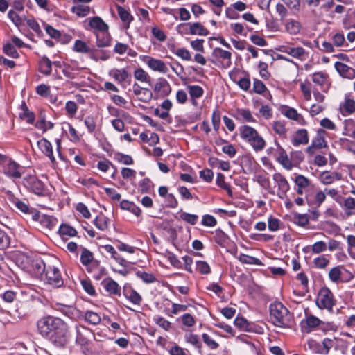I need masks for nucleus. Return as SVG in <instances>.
Instances as JSON below:
<instances>
[{"mask_svg": "<svg viewBox=\"0 0 355 355\" xmlns=\"http://www.w3.org/2000/svg\"><path fill=\"white\" fill-rule=\"evenodd\" d=\"M320 321L313 315H306V318L302 321V329L306 333H310L320 329Z\"/></svg>", "mask_w": 355, "mask_h": 355, "instance_id": "nucleus-10", "label": "nucleus"}, {"mask_svg": "<svg viewBox=\"0 0 355 355\" xmlns=\"http://www.w3.org/2000/svg\"><path fill=\"white\" fill-rule=\"evenodd\" d=\"M283 48V52L300 60H304L307 55V53L305 49L301 46L293 47L287 46H284Z\"/></svg>", "mask_w": 355, "mask_h": 355, "instance_id": "nucleus-14", "label": "nucleus"}, {"mask_svg": "<svg viewBox=\"0 0 355 355\" xmlns=\"http://www.w3.org/2000/svg\"><path fill=\"white\" fill-rule=\"evenodd\" d=\"M341 207L345 209L347 216L355 215V199L352 197L345 198L340 202Z\"/></svg>", "mask_w": 355, "mask_h": 355, "instance_id": "nucleus-25", "label": "nucleus"}, {"mask_svg": "<svg viewBox=\"0 0 355 355\" xmlns=\"http://www.w3.org/2000/svg\"><path fill=\"white\" fill-rule=\"evenodd\" d=\"M137 277L142 279L145 283L150 284L156 281L155 277L152 273L138 271L136 273Z\"/></svg>", "mask_w": 355, "mask_h": 355, "instance_id": "nucleus-57", "label": "nucleus"}, {"mask_svg": "<svg viewBox=\"0 0 355 355\" xmlns=\"http://www.w3.org/2000/svg\"><path fill=\"white\" fill-rule=\"evenodd\" d=\"M85 320L94 325L99 324L101 320L100 315L93 311H87L85 314Z\"/></svg>", "mask_w": 355, "mask_h": 355, "instance_id": "nucleus-48", "label": "nucleus"}, {"mask_svg": "<svg viewBox=\"0 0 355 355\" xmlns=\"http://www.w3.org/2000/svg\"><path fill=\"white\" fill-rule=\"evenodd\" d=\"M252 91L254 93H257L259 94H263L264 92H267L268 95L270 96V94L268 91L266 86L264 85V83L261 80H258V79H254Z\"/></svg>", "mask_w": 355, "mask_h": 355, "instance_id": "nucleus-45", "label": "nucleus"}, {"mask_svg": "<svg viewBox=\"0 0 355 355\" xmlns=\"http://www.w3.org/2000/svg\"><path fill=\"white\" fill-rule=\"evenodd\" d=\"M40 268V265L43 266V271L45 272V279L46 282L54 287H61L64 281L61 277V274L58 268L51 265H46L42 261L36 263Z\"/></svg>", "mask_w": 355, "mask_h": 355, "instance_id": "nucleus-4", "label": "nucleus"}, {"mask_svg": "<svg viewBox=\"0 0 355 355\" xmlns=\"http://www.w3.org/2000/svg\"><path fill=\"white\" fill-rule=\"evenodd\" d=\"M96 45L99 48L109 46L111 43V37L107 31L95 32Z\"/></svg>", "mask_w": 355, "mask_h": 355, "instance_id": "nucleus-23", "label": "nucleus"}, {"mask_svg": "<svg viewBox=\"0 0 355 355\" xmlns=\"http://www.w3.org/2000/svg\"><path fill=\"white\" fill-rule=\"evenodd\" d=\"M211 55L216 60H222L224 62V63H223V66L225 68L230 67L232 64V53L228 51L223 50L219 47H216L213 49Z\"/></svg>", "mask_w": 355, "mask_h": 355, "instance_id": "nucleus-13", "label": "nucleus"}, {"mask_svg": "<svg viewBox=\"0 0 355 355\" xmlns=\"http://www.w3.org/2000/svg\"><path fill=\"white\" fill-rule=\"evenodd\" d=\"M109 76L119 84L123 88L131 82V75L125 69H112L109 71Z\"/></svg>", "mask_w": 355, "mask_h": 355, "instance_id": "nucleus-7", "label": "nucleus"}, {"mask_svg": "<svg viewBox=\"0 0 355 355\" xmlns=\"http://www.w3.org/2000/svg\"><path fill=\"white\" fill-rule=\"evenodd\" d=\"M114 159L119 163L125 165H131L133 164V159L131 156L117 152L114 155Z\"/></svg>", "mask_w": 355, "mask_h": 355, "instance_id": "nucleus-42", "label": "nucleus"}, {"mask_svg": "<svg viewBox=\"0 0 355 355\" xmlns=\"http://www.w3.org/2000/svg\"><path fill=\"white\" fill-rule=\"evenodd\" d=\"M76 329V343L81 346H85L88 344L89 340L87 335L89 334V329L83 326H77Z\"/></svg>", "mask_w": 355, "mask_h": 355, "instance_id": "nucleus-22", "label": "nucleus"}, {"mask_svg": "<svg viewBox=\"0 0 355 355\" xmlns=\"http://www.w3.org/2000/svg\"><path fill=\"white\" fill-rule=\"evenodd\" d=\"M6 193L10 201H11L19 210L24 214L32 213L27 203L16 198L10 191H6Z\"/></svg>", "mask_w": 355, "mask_h": 355, "instance_id": "nucleus-20", "label": "nucleus"}, {"mask_svg": "<svg viewBox=\"0 0 355 355\" xmlns=\"http://www.w3.org/2000/svg\"><path fill=\"white\" fill-rule=\"evenodd\" d=\"M329 263V260L327 259L324 256L316 257L313 260V263L315 266L320 269L325 268L328 266Z\"/></svg>", "mask_w": 355, "mask_h": 355, "instance_id": "nucleus-64", "label": "nucleus"}, {"mask_svg": "<svg viewBox=\"0 0 355 355\" xmlns=\"http://www.w3.org/2000/svg\"><path fill=\"white\" fill-rule=\"evenodd\" d=\"M196 270L203 275H207L210 273L211 269L209 264L206 261H196Z\"/></svg>", "mask_w": 355, "mask_h": 355, "instance_id": "nucleus-60", "label": "nucleus"}, {"mask_svg": "<svg viewBox=\"0 0 355 355\" xmlns=\"http://www.w3.org/2000/svg\"><path fill=\"white\" fill-rule=\"evenodd\" d=\"M291 143L294 146L305 145L309 143L308 132L306 129H300L295 132Z\"/></svg>", "mask_w": 355, "mask_h": 355, "instance_id": "nucleus-19", "label": "nucleus"}, {"mask_svg": "<svg viewBox=\"0 0 355 355\" xmlns=\"http://www.w3.org/2000/svg\"><path fill=\"white\" fill-rule=\"evenodd\" d=\"M116 10L120 19L125 24V28H129L130 24L134 19L133 16L125 8L121 6H116Z\"/></svg>", "mask_w": 355, "mask_h": 355, "instance_id": "nucleus-24", "label": "nucleus"}, {"mask_svg": "<svg viewBox=\"0 0 355 355\" xmlns=\"http://www.w3.org/2000/svg\"><path fill=\"white\" fill-rule=\"evenodd\" d=\"M239 261L245 264H254V265H261V261L254 257L246 255V254H241L239 258Z\"/></svg>", "mask_w": 355, "mask_h": 355, "instance_id": "nucleus-51", "label": "nucleus"}, {"mask_svg": "<svg viewBox=\"0 0 355 355\" xmlns=\"http://www.w3.org/2000/svg\"><path fill=\"white\" fill-rule=\"evenodd\" d=\"M89 26L95 30V32L107 31L108 25L100 17H93L89 19Z\"/></svg>", "mask_w": 355, "mask_h": 355, "instance_id": "nucleus-21", "label": "nucleus"}, {"mask_svg": "<svg viewBox=\"0 0 355 355\" xmlns=\"http://www.w3.org/2000/svg\"><path fill=\"white\" fill-rule=\"evenodd\" d=\"M282 113L289 119L295 121L300 124L303 123V116L299 114L295 109L292 107H287L284 112H282Z\"/></svg>", "mask_w": 355, "mask_h": 355, "instance_id": "nucleus-29", "label": "nucleus"}, {"mask_svg": "<svg viewBox=\"0 0 355 355\" xmlns=\"http://www.w3.org/2000/svg\"><path fill=\"white\" fill-rule=\"evenodd\" d=\"M154 320L157 325L166 331H168L171 328V323L163 317H157L154 319Z\"/></svg>", "mask_w": 355, "mask_h": 355, "instance_id": "nucleus-63", "label": "nucleus"}, {"mask_svg": "<svg viewBox=\"0 0 355 355\" xmlns=\"http://www.w3.org/2000/svg\"><path fill=\"white\" fill-rule=\"evenodd\" d=\"M343 110L346 114L343 115H349L355 112V101L349 98H345L343 105Z\"/></svg>", "mask_w": 355, "mask_h": 355, "instance_id": "nucleus-43", "label": "nucleus"}, {"mask_svg": "<svg viewBox=\"0 0 355 355\" xmlns=\"http://www.w3.org/2000/svg\"><path fill=\"white\" fill-rule=\"evenodd\" d=\"M285 28L288 33L291 35H296L300 33L301 26L297 21L291 20L286 24Z\"/></svg>", "mask_w": 355, "mask_h": 355, "instance_id": "nucleus-40", "label": "nucleus"}, {"mask_svg": "<svg viewBox=\"0 0 355 355\" xmlns=\"http://www.w3.org/2000/svg\"><path fill=\"white\" fill-rule=\"evenodd\" d=\"M146 62L147 65L155 71H159L163 73H166L168 71L166 64L161 60L148 57Z\"/></svg>", "mask_w": 355, "mask_h": 355, "instance_id": "nucleus-16", "label": "nucleus"}, {"mask_svg": "<svg viewBox=\"0 0 355 355\" xmlns=\"http://www.w3.org/2000/svg\"><path fill=\"white\" fill-rule=\"evenodd\" d=\"M109 218L103 214L96 217L94 220V225L99 230L104 231L109 227Z\"/></svg>", "mask_w": 355, "mask_h": 355, "instance_id": "nucleus-33", "label": "nucleus"}, {"mask_svg": "<svg viewBox=\"0 0 355 355\" xmlns=\"http://www.w3.org/2000/svg\"><path fill=\"white\" fill-rule=\"evenodd\" d=\"M335 68L343 78L352 79L355 77V69L343 62H336L335 63Z\"/></svg>", "mask_w": 355, "mask_h": 355, "instance_id": "nucleus-15", "label": "nucleus"}, {"mask_svg": "<svg viewBox=\"0 0 355 355\" xmlns=\"http://www.w3.org/2000/svg\"><path fill=\"white\" fill-rule=\"evenodd\" d=\"M187 89L191 98H198L204 93L203 89L199 85H189Z\"/></svg>", "mask_w": 355, "mask_h": 355, "instance_id": "nucleus-44", "label": "nucleus"}, {"mask_svg": "<svg viewBox=\"0 0 355 355\" xmlns=\"http://www.w3.org/2000/svg\"><path fill=\"white\" fill-rule=\"evenodd\" d=\"M216 182L218 187L225 189L227 192V193L230 196H232V192L231 187L228 184H227L225 182V176L223 174H222V173L217 174Z\"/></svg>", "mask_w": 355, "mask_h": 355, "instance_id": "nucleus-47", "label": "nucleus"}, {"mask_svg": "<svg viewBox=\"0 0 355 355\" xmlns=\"http://www.w3.org/2000/svg\"><path fill=\"white\" fill-rule=\"evenodd\" d=\"M202 339L207 347L211 350L217 349L219 347V344L207 334H202Z\"/></svg>", "mask_w": 355, "mask_h": 355, "instance_id": "nucleus-41", "label": "nucleus"}, {"mask_svg": "<svg viewBox=\"0 0 355 355\" xmlns=\"http://www.w3.org/2000/svg\"><path fill=\"white\" fill-rule=\"evenodd\" d=\"M52 70V63L46 57L43 56L40 61V71L44 75H50Z\"/></svg>", "mask_w": 355, "mask_h": 355, "instance_id": "nucleus-34", "label": "nucleus"}, {"mask_svg": "<svg viewBox=\"0 0 355 355\" xmlns=\"http://www.w3.org/2000/svg\"><path fill=\"white\" fill-rule=\"evenodd\" d=\"M40 118V119L35 123V127L37 128L42 130L43 132H46V130H51L53 128V123L51 121H46L44 115L41 114Z\"/></svg>", "mask_w": 355, "mask_h": 355, "instance_id": "nucleus-38", "label": "nucleus"}, {"mask_svg": "<svg viewBox=\"0 0 355 355\" xmlns=\"http://www.w3.org/2000/svg\"><path fill=\"white\" fill-rule=\"evenodd\" d=\"M73 13L79 17H85L89 12V7L85 5H78L71 8Z\"/></svg>", "mask_w": 355, "mask_h": 355, "instance_id": "nucleus-53", "label": "nucleus"}, {"mask_svg": "<svg viewBox=\"0 0 355 355\" xmlns=\"http://www.w3.org/2000/svg\"><path fill=\"white\" fill-rule=\"evenodd\" d=\"M154 91L162 96H166L171 93V87L165 78H160L155 85Z\"/></svg>", "mask_w": 355, "mask_h": 355, "instance_id": "nucleus-18", "label": "nucleus"}, {"mask_svg": "<svg viewBox=\"0 0 355 355\" xmlns=\"http://www.w3.org/2000/svg\"><path fill=\"white\" fill-rule=\"evenodd\" d=\"M241 137L247 142L256 152L261 151L266 146V141L257 130L249 125L239 128Z\"/></svg>", "mask_w": 355, "mask_h": 355, "instance_id": "nucleus-3", "label": "nucleus"}, {"mask_svg": "<svg viewBox=\"0 0 355 355\" xmlns=\"http://www.w3.org/2000/svg\"><path fill=\"white\" fill-rule=\"evenodd\" d=\"M124 295L125 297L133 304L137 305L140 304L142 298L141 296L135 290L130 289L128 291H125Z\"/></svg>", "mask_w": 355, "mask_h": 355, "instance_id": "nucleus-37", "label": "nucleus"}, {"mask_svg": "<svg viewBox=\"0 0 355 355\" xmlns=\"http://www.w3.org/2000/svg\"><path fill=\"white\" fill-rule=\"evenodd\" d=\"M37 146L41 151L50 159L52 163L55 162V158L53 154L52 145L46 138L39 140Z\"/></svg>", "mask_w": 355, "mask_h": 355, "instance_id": "nucleus-17", "label": "nucleus"}, {"mask_svg": "<svg viewBox=\"0 0 355 355\" xmlns=\"http://www.w3.org/2000/svg\"><path fill=\"white\" fill-rule=\"evenodd\" d=\"M134 77L138 81L150 84V76L142 68H138L135 70Z\"/></svg>", "mask_w": 355, "mask_h": 355, "instance_id": "nucleus-35", "label": "nucleus"}, {"mask_svg": "<svg viewBox=\"0 0 355 355\" xmlns=\"http://www.w3.org/2000/svg\"><path fill=\"white\" fill-rule=\"evenodd\" d=\"M236 118L239 120L243 119L250 123H254L256 121L248 109H238Z\"/></svg>", "mask_w": 355, "mask_h": 355, "instance_id": "nucleus-32", "label": "nucleus"}, {"mask_svg": "<svg viewBox=\"0 0 355 355\" xmlns=\"http://www.w3.org/2000/svg\"><path fill=\"white\" fill-rule=\"evenodd\" d=\"M273 180L278 187L277 196L281 199L286 197V193L290 189V185L287 180L279 173H276L272 176Z\"/></svg>", "mask_w": 355, "mask_h": 355, "instance_id": "nucleus-9", "label": "nucleus"}, {"mask_svg": "<svg viewBox=\"0 0 355 355\" xmlns=\"http://www.w3.org/2000/svg\"><path fill=\"white\" fill-rule=\"evenodd\" d=\"M77 110L78 105L74 101H69L66 103L65 110L69 117H73L76 114Z\"/></svg>", "mask_w": 355, "mask_h": 355, "instance_id": "nucleus-58", "label": "nucleus"}, {"mask_svg": "<svg viewBox=\"0 0 355 355\" xmlns=\"http://www.w3.org/2000/svg\"><path fill=\"white\" fill-rule=\"evenodd\" d=\"M180 218L181 220L191 225H196L198 220V215L191 214L187 212H182L180 215Z\"/></svg>", "mask_w": 355, "mask_h": 355, "instance_id": "nucleus-49", "label": "nucleus"}, {"mask_svg": "<svg viewBox=\"0 0 355 355\" xmlns=\"http://www.w3.org/2000/svg\"><path fill=\"white\" fill-rule=\"evenodd\" d=\"M93 254L86 248L83 249V252L80 255V261L83 265L87 266L93 260Z\"/></svg>", "mask_w": 355, "mask_h": 355, "instance_id": "nucleus-54", "label": "nucleus"}, {"mask_svg": "<svg viewBox=\"0 0 355 355\" xmlns=\"http://www.w3.org/2000/svg\"><path fill=\"white\" fill-rule=\"evenodd\" d=\"M316 304L320 309H332L334 303V299L332 292L327 287L322 288L316 299Z\"/></svg>", "mask_w": 355, "mask_h": 355, "instance_id": "nucleus-5", "label": "nucleus"}, {"mask_svg": "<svg viewBox=\"0 0 355 355\" xmlns=\"http://www.w3.org/2000/svg\"><path fill=\"white\" fill-rule=\"evenodd\" d=\"M59 233L62 236H74L76 234L77 231L73 227L64 224L60 225L59 228Z\"/></svg>", "mask_w": 355, "mask_h": 355, "instance_id": "nucleus-50", "label": "nucleus"}, {"mask_svg": "<svg viewBox=\"0 0 355 355\" xmlns=\"http://www.w3.org/2000/svg\"><path fill=\"white\" fill-rule=\"evenodd\" d=\"M182 324L187 327H192L196 324L194 317L190 313H184L180 317Z\"/></svg>", "mask_w": 355, "mask_h": 355, "instance_id": "nucleus-55", "label": "nucleus"}, {"mask_svg": "<svg viewBox=\"0 0 355 355\" xmlns=\"http://www.w3.org/2000/svg\"><path fill=\"white\" fill-rule=\"evenodd\" d=\"M23 184L33 193L40 196L44 192V185L35 175H28L23 178Z\"/></svg>", "mask_w": 355, "mask_h": 355, "instance_id": "nucleus-6", "label": "nucleus"}, {"mask_svg": "<svg viewBox=\"0 0 355 355\" xmlns=\"http://www.w3.org/2000/svg\"><path fill=\"white\" fill-rule=\"evenodd\" d=\"M323 349L322 352L324 354H328L330 349L332 347L336 348L338 346L342 347L344 349H347L348 347V344L346 340H344L340 338H324L322 341Z\"/></svg>", "mask_w": 355, "mask_h": 355, "instance_id": "nucleus-12", "label": "nucleus"}, {"mask_svg": "<svg viewBox=\"0 0 355 355\" xmlns=\"http://www.w3.org/2000/svg\"><path fill=\"white\" fill-rule=\"evenodd\" d=\"M104 288L111 295H117L120 293V286L113 279L109 278L105 279L103 282Z\"/></svg>", "mask_w": 355, "mask_h": 355, "instance_id": "nucleus-27", "label": "nucleus"}, {"mask_svg": "<svg viewBox=\"0 0 355 355\" xmlns=\"http://www.w3.org/2000/svg\"><path fill=\"white\" fill-rule=\"evenodd\" d=\"M273 130L275 133L278 134L279 136H285L286 133V128L285 125L282 121H274L272 125Z\"/></svg>", "mask_w": 355, "mask_h": 355, "instance_id": "nucleus-56", "label": "nucleus"}, {"mask_svg": "<svg viewBox=\"0 0 355 355\" xmlns=\"http://www.w3.org/2000/svg\"><path fill=\"white\" fill-rule=\"evenodd\" d=\"M40 223L49 230H52L55 225V219L49 216L42 215Z\"/></svg>", "mask_w": 355, "mask_h": 355, "instance_id": "nucleus-59", "label": "nucleus"}, {"mask_svg": "<svg viewBox=\"0 0 355 355\" xmlns=\"http://www.w3.org/2000/svg\"><path fill=\"white\" fill-rule=\"evenodd\" d=\"M189 24V32H183V31H180V28H184V26L183 24H180L178 26V33H180L181 34L186 33V34H191V35H201V36H207L209 33V31L199 22H196V23Z\"/></svg>", "mask_w": 355, "mask_h": 355, "instance_id": "nucleus-11", "label": "nucleus"}, {"mask_svg": "<svg viewBox=\"0 0 355 355\" xmlns=\"http://www.w3.org/2000/svg\"><path fill=\"white\" fill-rule=\"evenodd\" d=\"M234 324L235 326L238 327L239 328L241 329L242 330H244V331L250 330V324L248 322V320L246 319H245L244 318L237 317L236 318H235V320L234 321Z\"/></svg>", "mask_w": 355, "mask_h": 355, "instance_id": "nucleus-61", "label": "nucleus"}, {"mask_svg": "<svg viewBox=\"0 0 355 355\" xmlns=\"http://www.w3.org/2000/svg\"><path fill=\"white\" fill-rule=\"evenodd\" d=\"M270 313L271 321L275 326L288 327L291 325L292 315L288 309L281 302H275L271 304Z\"/></svg>", "mask_w": 355, "mask_h": 355, "instance_id": "nucleus-2", "label": "nucleus"}, {"mask_svg": "<svg viewBox=\"0 0 355 355\" xmlns=\"http://www.w3.org/2000/svg\"><path fill=\"white\" fill-rule=\"evenodd\" d=\"M57 309L69 318H72L74 315L76 309L73 306L63 304H57Z\"/></svg>", "mask_w": 355, "mask_h": 355, "instance_id": "nucleus-46", "label": "nucleus"}, {"mask_svg": "<svg viewBox=\"0 0 355 355\" xmlns=\"http://www.w3.org/2000/svg\"><path fill=\"white\" fill-rule=\"evenodd\" d=\"M343 266L332 268L329 272V277L333 282H339L341 279Z\"/></svg>", "mask_w": 355, "mask_h": 355, "instance_id": "nucleus-39", "label": "nucleus"}, {"mask_svg": "<svg viewBox=\"0 0 355 355\" xmlns=\"http://www.w3.org/2000/svg\"><path fill=\"white\" fill-rule=\"evenodd\" d=\"M3 53L13 58L19 57V53L12 44L8 43L3 46Z\"/></svg>", "mask_w": 355, "mask_h": 355, "instance_id": "nucleus-62", "label": "nucleus"}, {"mask_svg": "<svg viewBox=\"0 0 355 355\" xmlns=\"http://www.w3.org/2000/svg\"><path fill=\"white\" fill-rule=\"evenodd\" d=\"M3 173L9 178L18 179L21 177L23 167L9 158L3 166Z\"/></svg>", "mask_w": 355, "mask_h": 355, "instance_id": "nucleus-8", "label": "nucleus"}, {"mask_svg": "<svg viewBox=\"0 0 355 355\" xmlns=\"http://www.w3.org/2000/svg\"><path fill=\"white\" fill-rule=\"evenodd\" d=\"M184 339L187 343L191 344L198 349H200L202 347L198 336L193 334L191 331L185 333Z\"/></svg>", "mask_w": 355, "mask_h": 355, "instance_id": "nucleus-36", "label": "nucleus"}, {"mask_svg": "<svg viewBox=\"0 0 355 355\" xmlns=\"http://www.w3.org/2000/svg\"><path fill=\"white\" fill-rule=\"evenodd\" d=\"M328 78V74L322 71L315 72L312 75V81L322 87L327 84Z\"/></svg>", "mask_w": 355, "mask_h": 355, "instance_id": "nucleus-31", "label": "nucleus"}, {"mask_svg": "<svg viewBox=\"0 0 355 355\" xmlns=\"http://www.w3.org/2000/svg\"><path fill=\"white\" fill-rule=\"evenodd\" d=\"M39 334L55 345L63 347L67 342V324L60 318L45 316L37 322Z\"/></svg>", "mask_w": 355, "mask_h": 355, "instance_id": "nucleus-1", "label": "nucleus"}, {"mask_svg": "<svg viewBox=\"0 0 355 355\" xmlns=\"http://www.w3.org/2000/svg\"><path fill=\"white\" fill-rule=\"evenodd\" d=\"M340 179L341 175L336 172L329 173L324 171L320 175V180L324 184H329L333 183L334 180H339Z\"/></svg>", "mask_w": 355, "mask_h": 355, "instance_id": "nucleus-26", "label": "nucleus"}, {"mask_svg": "<svg viewBox=\"0 0 355 355\" xmlns=\"http://www.w3.org/2000/svg\"><path fill=\"white\" fill-rule=\"evenodd\" d=\"M294 182L297 187L306 189L311 184V181L302 175H297Z\"/></svg>", "mask_w": 355, "mask_h": 355, "instance_id": "nucleus-52", "label": "nucleus"}, {"mask_svg": "<svg viewBox=\"0 0 355 355\" xmlns=\"http://www.w3.org/2000/svg\"><path fill=\"white\" fill-rule=\"evenodd\" d=\"M21 112L19 114L21 119L26 121L27 123L33 124L35 121V114L30 111L24 102L21 105Z\"/></svg>", "mask_w": 355, "mask_h": 355, "instance_id": "nucleus-28", "label": "nucleus"}, {"mask_svg": "<svg viewBox=\"0 0 355 355\" xmlns=\"http://www.w3.org/2000/svg\"><path fill=\"white\" fill-rule=\"evenodd\" d=\"M73 50L80 53H92L94 50L91 49L85 42L81 40H76L74 42Z\"/></svg>", "mask_w": 355, "mask_h": 355, "instance_id": "nucleus-30", "label": "nucleus"}]
</instances>
